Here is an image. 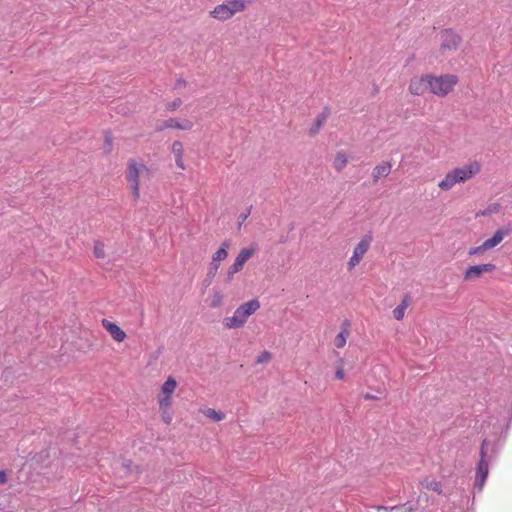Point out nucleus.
<instances>
[{
	"label": "nucleus",
	"instance_id": "obj_32",
	"mask_svg": "<svg viewBox=\"0 0 512 512\" xmlns=\"http://www.w3.org/2000/svg\"><path fill=\"white\" fill-rule=\"evenodd\" d=\"M251 212V207H249L246 211L242 212L238 216V228L242 226V224L247 220Z\"/></svg>",
	"mask_w": 512,
	"mask_h": 512
},
{
	"label": "nucleus",
	"instance_id": "obj_39",
	"mask_svg": "<svg viewBox=\"0 0 512 512\" xmlns=\"http://www.w3.org/2000/svg\"><path fill=\"white\" fill-rule=\"evenodd\" d=\"M122 465L127 469L129 470L130 469V463H125L123 462Z\"/></svg>",
	"mask_w": 512,
	"mask_h": 512
},
{
	"label": "nucleus",
	"instance_id": "obj_22",
	"mask_svg": "<svg viewBox=\"0 0 512 512\" xmlns=\"http://www.w3.org/2000/svg\"><path fill=\"white\" fill-rule=\"evenodd\" d=\"M409 306V296L405 295L401 303L393 310V316L396 320L400 321L404 318L405 311Z\"/></svg>",
	"mask_w": 512,
	"mask_h": 512
},
{
	"label": "nucleus",
	"instance_id": "obj_28",
	"mask_svg": "<svg viewBox=\"0 0 512 512\" xmlns=\"http://www.w3.org/2000/svg\"><path fill=\"white\" fill-rule=\"evenodd\" d=\"M223 295L219 290H214L210 298V305L214 308L219 307L222 304Z\"/></svg>",
	"mask_w": 512,
	"mask_h": 512
},
{
	"label": "nucleus",
	"instance_id": "obj_30",
	"mask_svg": "<svg viewBox=\"0 0 512 512\" xmlns=\"http://www.w3.org/2000/svg\"><path fill=\"white\" fill-rule=\"evenodd\" d=\"M487 250H490V248L488 246H486L485 242H483L480 246L470 248L468 251V255L471 256V255L482 254L483 252H485Z\"/></svg>",
	"mask_w": 512,
	"mask_h": 512
},
{
	"label": "nucleus",
	"instance_id": "obj_10",
	"mask_svg": "<svg viewBox=\"0 0 512 512\" xmlns=\"http://www.w3.org/2000/svg\"><path fill=\"white\" fill-rule=\"evenodd\" d=\"M461 43L460 36L451 29H446L441 34V51H454Z\"/></svg>",
	"mask_w": 512,
	"mask_h": 512
},
{
	"label": "nucleus",
	"instance_id": "obj_38",
	"mask_svg": "<svg viewBox=\"0 0 512 512\" xmlns=\"http://www.w3.org/2000/svg\"><path fill=\"white\" fill-rule=\"evenodd\" d=\"M498 210V206L495 205L494 207H489V212H495Z\"/></svg>",
	"mask_w": 512,
	"mask_h": 512
},
{
	"label": "nucleus",
	"instance_id": "obj_14",
	"mask_svg": "<svg viewBox=\"0 0 512 512\" xmlns=\"http://www.w3.org/2000/svg\"><path fill=\"white\" fill-rule=\"evenodd\" d=\"M349 336L350 322L349 320L345 319L341 324V331L336 335L334 339V345L339 349L343 348L346 345Z\"/></svg>",
	"mask_w": 512,
	"mask_h": 512
},
{
	"label": "nucleus",
	"instance_id": "obj_27",
	"mask_svg": "<svg viewBox=\"0 0 512 512\" xmlns=\"http://www.w3.org/2000/svg\"><path fill=\"white\" fill-rule=\"evenodd\" d=\"M378 510H388L387 507L379 506L377 507ZM389 510L391 512H414V508L408 504H404L402 506H393L390 507Z\"/></svg>",
	"mask_w": 512,
	"mask_h": 512
},
{
	"label": "nucleus",
	"instance_id": "obj_23",
	"mask_svg": "<svg viewBox=\"0 0 512 512\" xmlns=\"http://www.w3.org/2000/svg\"><path fill=\"white\" fill-rule=\"evenodd\" d=\"M172 152L175 156L176 164L179 168L184 169V165L182 162V154H183V146L179 141H175L172 145Z\"/></svg>",
	"mask_w": 512,
	"mask_h": 512
},
{
	"label": "nucleus",
	"instance_id": "obj_29",
	"mask_svg": "<svg viewBox=\"0 0 512 512\" xmlns=\"http://www.w3.org/2000/svg\"><path fill=\"white\" fill-rule=\"evenodd\" d=\"M93 253H94L95 257H97V258H104L105 257L104 244L100 241H96L94 244Z\"/></svg>",
	"mask_w": 512,
	"mask_h": 512
},
{
	"label": "nucleus",
	"instance_id": "obj_11",
	"mask_svg": "<svg viewBox=\"0 0 512 512\" xmlns=\"http://www.w3.org/2000/svg\"><path fill=\"white\" fill-rule=\"evenodd\" d=\"M496 266L492 263L469 266L464 273V280L471 281L479 278L485 272H493Z\"/></svg>",
	"mask_w": 512,
	"mask_h": 512
},
{
	"label": "nucleus",
	"instance_id": "obj_8",
	"mask_svg": "<svg viewBox=\"0 0 512 512\" xmlns=\"http://www.w3.org/2000/svg\"><path fill=\"white\" fill-rule=\"evenodd\" d=\"M371 242H372L371 235H366L360 240V242L354 248L353 254L348 261V270H352L354 267H356L360 263L361 259L368 251Z\"/></svg>",
	"mask_w": 512,
	"mask_h": 512
},
{
	"label": "nucleus",
	"instance_id": "obj_24",
	"mask_svg": "<svg viewBox=\"0 0 512 512\" xmlns=\"http://www.w3.org/2000/svg\"><path fill=\"white\" fill-rule=\"evenodd\" d=\"M228 248H229V242L224 241L221 244V247L213 254L212 260H214L215 262H220V261L226 259L228 256V251H227Z\"/></svg>",
	"mask_w": 512,
	"mask_h": 512
},
{
	"label": "nucleus",
	"instance_id": "obj_26",
	"mask_svg": "<svg viewBox=\"0 0 512 512\" xmlns=\"http://www.w3.org/2000/svg\"><path fill=\"white\" fill-rule=\"evenodd\" d=\"M189 126V122H185L184 125L180 124L176 119H170L163 123V125L159 126V129L163 128H179V129H186Z\"/></svg>",
	"mask_w": 512,
	"mask_h": 512
},
{
	"label": "nucleus",
	"instance_id": "obj_15",
	"mask_svg": "<svg viewBox=\"0 0 512 512\" xmlns=\"http://www.w3.org/2000/svg\"><path fill=\"white\" fill-rule=\"evenodd\" d=\"M511 233L510 228H501L495 231L491 238L486 239L484 242L490 249L496 247L502 240Z\"/></svg>",
	"mask_w": 512,
	"mask_h": 512
},
{
	"label": "nucleus",
	"instance_id": "obj_13",
	"mask_svg": "<svg viewBox=\"0 0 512 512\" xmlns=\"http://www.w3.org/2000/svg\"><path fill=\"white\" fill-rule=\"evenodd\" d=\"M102 326L107 330V332L116 342H122L125 340L126 333L117 324L107 319H103Z\"/></svg>",
	"mask_w": 512,
	"mask_h": 512
},
{
	"label": "nucleus",
	"instance_id": "obj_37",
	"mask_svg": "<svg viewBox=\"0 0 512 512\" xmlns=\"http://www.w3.org/2000/svg\"><path fill=\"white\" fill-rule=\"evenodd\" d=\"M363 398H364L365 400H378V399H379V397H378V396L373 395V394H370V393H366V394H364V395H363Z\"/></svg>",
	"mask_w": 512,
	"mask_h": 512
},
{
	"label": "nucleus",
	"instance_id": "obj_33",
	"mask_svg": "<svg viewBox=\"0 0 512 512\" xmlns=\"http://www.w3.org/2000/svg\"><path fill=\"white\" fill-rule=\"evenodd\" d=\"M218 268H219V262H215L214 260H212L210 263L208 276L210 278H213L216 275Z\"/></svg>",
	"mask_w": 512,
	"mask_h": 512
},
{
	"label": "nucleus",
	"instance_id": "obj_20",
	"mask_svg": "<svg viewBox=\"0 0 512 512\" xmlns=\"http://www.w3.org/2000/svg\"><path fill=\"white\" fill-rule=\"evenodd\" d=\"M348 164V156L345 152L339 151L336 153L333 160V167L336 171L341 172Z\"/></svg>",
	"mask_w": 512,
	"mask_h": 512
},
{
	"label": "nucleus",
	"instance_id": "obj_19",
	"mask_svg": "<svg viewBox=\"0 0 512 512\" xmlns=\"http://www.w3.org/2000/svg\"><path fill=\"white\" fill-rule=\"evenodd\" d=\"M253 0H227L226 3L229 6L233 15L238 12H242L246 6L252 3Z\"/></svg>",
	"mask_w": 512,
	"mask_h": 512
},
{
	"label": "nucleus",
	"instance_id": "obj_18",
	"mask_svg": "<svg viewBox=\"0 0 512 512\" xmlns=\"http://www.w3.org/2000/svg\"><path fill=\"white\" fill-rule=\"evenodd\" d=\"M392 169L390 162H383L373 168L372 177L374 182H377L381 178L387 177Z\"/></svg>",
	"mask_w": 512,
	"mask_h": 512
},
{
	"label": "nucleus",
	"instance_id": "obj_4",
	"mask_svg": "<svg viewBox=\"0 0 512 512\" xmlns=\"http://www.w3.org/2000/svg\"><path fill=\"white\" fill-rule=\"evenodd\" d=\"M177 387V381L174 377L169 376L166 381L162 384L160 392L157 396V402L161 413L162 420L166 424H170L172 421V395L174 394Z\"/></svg>",
	"mask_w": 512,
	"mask_h": 512
},
{
	"label": "nucleus",
	"instance_id": "obj_35",
	"mask_svg": "<svg viewBox=\"0 0 512 512\" xmlns=\"http://www.w3.org/2000/svg\"><path fill=\"white\" fill-rule=\"evenodd\" d=\"M8 477L5 471H0V484H6Z\"/></svg>",
	"mask_w": 512,
	"mask_h": 512
},
{
	"label": "nucleus",
	"instance_id": "obj_3",
	"mask_svg": "<svg viewBox=\"0 0 512 512\" xmlns=\"http://www.w3.org/2000/svg\"><path fill=\"white\" fill-rule=\"evenodd\" d=\"M260 308V302L257 299L249 300L241 304L230 317L223 319V325L227 329H238L243 327L248 318Z\"/></svg>",
	"mask_w": 512,
	"mask_h": 512
},
{
	"label": "nucleus",
	"instance_id": "obj_1",
	"mask_svg": "<svg viewBox=\"0 0 512 512\" xmlns=\"http://www.w3.org/2000/svg\"><path fill=\"white\" fill-rule=\"evenodd\" d=\"M481 170V164L478 161L470 162L462 167H457L449 171L445 177L438 183L441 190L448 191L457 183H464L473 178Z\"/></svg>",
	"mask_w": 512,
	"mask_h": 512
},
{
	"label": "nucleus",
	"instance_id": "obj_16",
	"mask_svg": "<svg viewBox=\"0 0 512 512\" xmlns=\"http://www.w3.org/2000/svg\"><path fill=\"white\" fill-rule=\"evenodd\" d=\"M211 15L213 18L220 21L228 20L234 16L226 2L216 6L214 10L211 11Z\"/></svg>",
	"mask_w": 512,
	"mask_h": 512
},
{
	"label": "nucleus",
	"instance_id": "obj_31",
	"mask_svg": "<svg viewBox=\"0 0 512 512\" xmlns=\"http://www.w3.org/2000/svg\"><path fill=\"white\" fill-rule=\"evenodd\" d=\"M272 355L270 352L268 351H263L262 353H260L257 358H256V363L257 364H263V363H267L270 361Z\"/></svg>",
	"mask_w": 512,
	"mask_h": 512
},
{
	"label": "nucleus",
	"instance_id": "obj_2",
	"mask_svg": "<svg viewBox=\"0 0 512 512\" xmlns=\"http://www.w3.org/2000/svg\"><path fill=\"white\" fill-rule=\"evenodd\" d=\"M150 177L151 171L145 164L137 162L134 159L128 161L126 180L130 185L135 200H138L140 197L139 190L141 182L149 180Z\"/></svg>",
	"mask_w": 512,
	"mask_h": 512
},
{
	"label": "nucleus",
	"instance_id": "obj_17",
	"mask_svg": "<svg viewBox=\"0 0 512 512\" xmlns=\"http://www.w3.org/2000/svg\"><path fill=\"white\" fill-rule=\"evenodd\" d=\"M330 115V110L325 107L323 109V111L317 116L314 124L310 127L309 129V134L311 136H314L316 135L319 130L321 129V127L325 124V122L327 121L328 117Z\"/></svg>",
	"mask_w": 512,
	"mask_h": 512
},
{
	"label": "nucleus",
	"instance_id": "obj_12",
	"mask_svg": "<svg viewBox=\"0 0 512 512\" xmlns=\"http://www.w3.org/2000/svg\"><path fill=\"white\" fill-rule=\"evenodd\" d=\"M428 81L429 74L411 79L409 84L410 93L418 96L423 95L425 92L429 91Z\"/></svg>",
	"mask_w": 512,
	"mask_h": 512
},
{
	"label": "nucleus",
	"instance_id": "obj_5",
	"mask_svg": "<svg viewBox=\"0 0 512 512\" xmlns=\"http://www.w3.org/2000/svg\"><path fill=\"white\" fill-rule=\"evenodd\" d=\"M457 82L458 77L453 74H444L440 76L429 74V92L436 96L444 97L453 90Z\"/></svg>",
	"mask_w": 512,
	"mask_h": 512
},
{
	"label": "nucleus",
	"instance_id": "obj_34",
	"mask_svg": "<svg viewBox=\"0 0 512 512\" xmlns=\"http://www.w3.org/2000/svg\"><path fill=\"white\" fill-rule=\"evenodd\" d=\"M181 103L182 102L180 99L174 100L173 102L167 105V109L171 111L176 110L178 107H180Z\"/></svg>",
	"mask_w": 512,
	"mask_h": 512
},
{
	"label": "nucleus",
	"instance_id": "obj_6",
	"mask_svg": "<svg viewBox=\"0 0 512 512\" xmlns=\"http://www.w3.org/2000/svg\"><path fill=\"white\" fill-rule=\"evenodd\" d=\"M257 247L255 244L242 248L237 255L234 263L228 268L226 274V281H232L234 275L243 269L245 263L255 255Z\"/></svg>",
	"mask_w": 512,
	"mask_h": 512
},
{
	"label": "nucleus",
	"instance_id": "obj_36",
	"mask_svg": "<svg viewBox=\"0 0 512 512\" xmlns=\"http://www.w3.org/2000/svg\"><path fill=\"white\" fill-rule=\"evenodd\" d=\"M335 376H336V378H338V379H343V378H344V370H343V368H342V367H339V368L336 370Z\"/></svg>",
	"mask_w": 512,
	"mask_h": 512
},
{
	"label": "nucleus",
	"instance_id": "obj_40",
	"mask_svg": "<svg viewBox=\"0 0 512 512\" xmlns=\"http://www.w3.org/2000/svg\"><path fill=\"white\" fill-rule=\"evenodd\" d=\"M106 143L108 144V146H111V140L108 137L106 138Z\"/></svg>",
	"mask_w": 512,
	"mask_h": 512
},
{
	"label": "nucleus",
	"instance_id": "obj_21",
	"mask_svg": "<svg viewBox=\"0 0 512 512\" xmlns=\"http://www.w3.org/2000/svg\"><path fill=\"white\" fill-rule=\"evenodd\" d=\"M199 411L213 422H220L225 418L222 411H216L212 408H200Z\"/></svg>",
	"mask_w": 512,
	"mask_h": 512
},
{
	"label": "nucleus",
	"instance_id": "obj_25",
	"mask_svg": "<svg viewBox=\"0 0 512 512\" xmlns=\"http://www.w3.org/2000/svg\"><path fill=\"white\" fill-rule=\"evenodd\" d=\"M421 484H422L423 487H425L428 490L437 492L438 494L442 493V485H441L440 482H438L436 480L424 479L421 482Z\"/></svg>",
	"mask_w": 512,
	"mask_h": 512
},
{
	"label": "nucleus",
	"instance_id": "obj_9",
	"mask_svg": "<svg viewBox=\"0 0 512 512\" xmlns=\"http://www.w3.org/2000/svg\"><path fill=\"white\" fill-rule=\"evenodd\" d=\"M195 484L202 487V490L197 492V498L210 504L217 493L216 486L214 485L213 481L208 478L198 477L197 483Z\"/></svg>",
	"mask_w": 512,
	"mask_h": 512
},
{
	"label": "nucleus",
	"instance_id": "obj_7",
	"mask_svg": "<svg viewBox=\"0 0 512 512\" xmlns=\"http://www.w3.org/2000/svg\"><path fill=\"white\" fill-rule=\"evenodd\" d=\"M488 445L487 439H484L481 448H480V459L477 464L476 474H475V487L481 491L484 487L486 479L489 474V465L486 459V447Z\"/></svg>",
	"mask_w": 512,
	"mask_h": 512
}]
</instances>
